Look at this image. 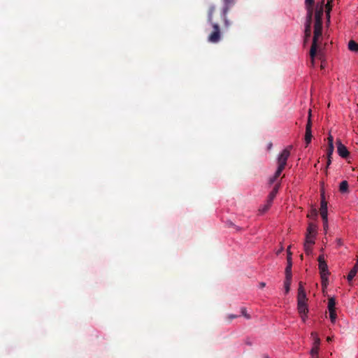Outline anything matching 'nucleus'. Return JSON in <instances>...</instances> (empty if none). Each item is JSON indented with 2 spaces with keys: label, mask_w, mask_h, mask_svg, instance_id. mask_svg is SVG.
Segmentation results:
<instances>
[{
  "label": "nucleus",
  "mask_w": 358,
  "mask_h": 358,
  "mask_svg": "<svg viewBox=\"0 0 358 358\" xmlns=\"http://www.w3.org/2000/svg\"><path fill=\"white\" fill-rule=\"evenodd\" d=\"M216 8L214 5L210 6L207 13V22L211 25L213 31L208 37V41L212 43H217L222 38L221 29L218 23L215 20Z\"/></svg>",
  "instance_id": "nucleus-1"
},
{
  "label": "nucleus",
  "mask_w": 358,
  "mask_h": 358,
  "mask_svg": "<svg viewBox=\"0 0 358 358\" xmlns=\"http://www.w3.org/2000/svg\"><path fill=\"white\" fill-rule=\"evenodd\" d=\"M322 24L315 23L314 24V35L313 43L310 50V56L311 58L312 64H314L315 57L317 54V50L319 47V40L322 36Z\"/></svg>",
  "instance_id": "nucleus-2"
},
{
  "label": "nucleus",
  "mask_w": 358,
  "mask_h": 358,
  "mask_svg": "<svg viewBox=\"0 0 358 358\" xmlns=\"http://www.w3.org/2000/svg\"><path fill=\"white\" fill-rule=\"evenodd\" d=\"M291 148H292V146H289V147L285 148L280 154V155L278 156V167L282 168L283 169H285V167L287 164V159L289 158V157L290 155Z\"/></svg>",
  "instance_id": "nucleus-3"
},
{
  "label": "nucleus",
  "mask_w": 358,
  "mask_h": 358,
  "mask_svg": "<svg viewBox=\"0 0 358 358\" xmlns=\"http://www.w3.org/2000/svg\"><path fill=\"white\" fill-rule=\"evenodd\" d=\"M291 148H292V146H289V147L285 148L280 154V155L278 156V167L282 168L283 169H285V167L287 164V159L289 158V157L290 155Z\"/></svg>",
  "instance_id": "nucleus-4"
},
{
  "label": "nucleus",
  "mask_w": 358,
  "mask_h": 358,
  "mask_svg": "<svg viewBox=\"0 0 358 358\" xmlns=\"http://www.w3.org/2000/svg\"><path fill=\"white\" fill-rule=\"evenodd\" d=\"M324 0H322L321 5L316 7L315 13V23L322 24V16L324 13Z\"/></svg>",
  "instance_id": "nucleus-5"
},
{
  "label": "nucleus",
  "mask_w": 358,
  "mask_h": 358,
  "mask_svg": "<svg viewBox=\"0 0 358 358\" xmlns=\"http://www.w3.org/2000/svg\"><path fill=\"white\" fill-rule=\"evenodd\" d=\"M320 215L322 220L325 222H327V202L325 201L324 193L322 194L321 203H320Z\"/></svg>",
  "instance_id": "nucleus-6"
},
{
  "label": "nucleus",
  "mask_w": 358,
  "mask_h": 358,
  "mask_svg": "<svg viewBox=\"0 0 358 358\" xmlns=\"http://www.w3.org/2000/svg\"><path fill=\"white\" fill-rule=\"evenodd\" d=\"M336 144L338 155L343 158H347L350 155L347 148L339 140L337 141Z\"/></svg>",
  "instance_id": "nucleus-7"
},
{
  "label": "nucleus",
  "mask_w": 358,
  "mask_h": 358,
  "mask_svg": "<svg viewBox=\"0 0 358 358\" xmlns=\"http://www.w3.org/2000/svg\"><path fill=\"white\" fill-rule=\"evenodd\" d=\"M308 299L306 297L305 289L303 287V285L302 282H299V286L298 289V296H297V301L306 303Z\"/></svg>",
  "instance_id": "nucleus-8"
},
{
  "label": "nucleus",
  "mask_w": 358,
  "mask_h": 358,
  "mask_svg": "<svg viewBox=\"0 0 358 358\" xmlns=\"http://www.w3.org/2000/svg\"><path fill=\"white\" fill-rule=\"evenodd\" d=\"M318 262H319V269H320V273L324 274V273H330L328 270V266L324 261V257L320 255L318 257Z\"/></svg>",
  "instance_id": "nucleus-9"
},
{
  "label": "nucleus",
  "mask_w": 358,
  "mask_h": 358,
  "mask_svg": "<svg viewBox=\"0 0 358 358\" xmlns=\"http://www.w3.org/2000/svg\"><path fill=\"white\" fill-rule=\"evenodd\" d=\"M298 311L303 320L305 321V317H306V314L308 311L306 303L298 302Z\"/></svg>",
  "instance_id": "nucleus-10"
},
{
  "label": "nucleus",
  "mask_w": 358,
  "mask_h": 358,
  "mask_svg": "<svg viewBox=\"0 0 358 358\" xmlns=\"http://www.w3.org/2000/svg\"><path fill=\"white\" fill-rule=\"evenodd\" d=\"M280 183L275 184L273 190L269 193L267 201H268L270 203H272L274 198L275 197L280 188Z\"/></svg>",
  "instance_id": "nucleus-11"
},
{
  "label": "nucleus",
  "mask_w": 358,
  "mask_h": 358,
  "mask_svg": "<svg viewBox=\"0 0 358 358\" xmlns=\"http://www.w3.org/2000/svg\"><path fill=\"white\" fill-rule=\"evenodd\" d=\"M357 271H358V261H357L355 266L350 270V271L349 272V273L348 275L347 278L349 282H350L353 279V278L356 275Z\"/></svg>",
  "instance_id": "nucleus-12"
},
{
  "label": "nucleus",
  "mask_w": 358,
  "mask_h": 358,
  "mask_svg": "<svg viewBox=\"0 0 358 358\" xmlns=\"http://www.w3.org/2000/svg\"><path fill=\"white\" fill-rule=\"evenodd\" d=\"M306 10H307V15H306V25H311L313 15V8H306Z\"/></svg>",
  "instance_id": "nucleus-13"
},
{
  "label": "nucleus",
  "mask_w": 358,
  "mask_h": 358,
  "mask_svg": "<svg viewBox=\"0 0 358 358\" xmlns=\"http://www.w3.org/2000/svg\"><path fill=\"white\" fill-rule=\"evenodd\" d=\"M235 0H224V6H223L224 15L227 14L230 8V6L234 3Z\"/></svg>",
  "instance_id": "nucleus-14"
},
{
  "label": "nucleus",
  "mask_w": 358,
  "mask_h": 358,
  "mask_svg": "<svg viewBox=\"0 0 358 358\" xmlns=\"http://www.w3.org/2000/svg\"><path fill=\"white\" fill-rule=\"evenodd\" d=\"M348 49L352 52H358V43L350 40L348 43Z\"/></svg>",
  "instance_id": "nucleus-15"
},
{
  "label": "nucleus",
  "mask_w": 358,
  "mask_h": 358,
  "mask_svg": "<svg viewBox=\"0 0 358 358\" xmlns=\"http://www.w3.org/2000/svg\"><path fill=\"white\" fill-rule=\"evenodd\" d=\"M339 190L341 193H346L348 192V182L347 180H343L340 183Z\"/></svg>",
  "instance_id": "nucleus-16"
},
{
  "label": "nucleus",
  "mask_w": 358,
  "mask_h": 358,
  "mask_svg": "<svg viewBox=\"0 0 358 358\" xmlns=\"http://www.w3.org/2000/svg\"><path fill=\"white\" fill-rule=\"evenodd\" d=\"M329 274L330 273L320 274L322 287H327L329 283L328 276Z\"/></svg>",
  "instance_id": "nucleus-17"
},
{
  "label": "nucleus",
  "mask_w": 358,
  "mask_h": 358,
  "mask_svg": "<svg viewBox=\"0 0 358 358\" xmlns=\"http://www.w3.org/2000/svg\"><path fill=\"white\" fill-rule=\"evenodd\" d=\"M283 170H284L283 169L278 167L274 176L270 178V180H269L270 183H273L275 182V180L280 176V174Z\"/></svg>",
  "instance_id": "nucleus-18"
},
{
  "label": "nucleus",
  "mask_w": 358,
  "mask_h": 358,
  "mask_svg": "<svg viewBox=\"0 0 358 358\" xmlns=\"http://www.w3.org/2000/svg\"><path fill=\"white\" fill-rule=\"evenodd\" d=\"M332 0H328L327 3L325 5L326 7V14L328 19V21H329L330 19V12L332 9L331 6Z\"/></svg>",
  "instance_id": "nucleus-19"
},
{
  "label": "nucleus",
  "mask_w": 358,
  "mask_h": 358,
  "mask_svg": "<svg viewBox=\"0 0 358 358\" xmlns=\"http://www.w3.org/2000/svg\"><path fill=\"white\" fill-rule=\"evenodd\" d=\"M311 35V25H305V43L309 39Z\"/></svg>",
  "instance_id": "nucleus-20"
},
{
  "label": "nucleus",
  "mask_w": 358,
  "mask_h": 358,
  "mask_svg": "<svg viewBox=\"0 0 358 358\" xmlns=\"http://www.w3.org/2000/svg\"><path fill=\"white\" fill-rule=\"evenodd\" d=\"M336 300L334 297H330L328 301V309L329 310H336Z\"/></svg>",
  "instance_id": "nucleus-21"
},
{
  "label": "nucleus",
  "mask_w": 358,
  "mask_h": 358,
  "mask_svg": "<svg viewBox=\"0 0 358 358\" xmlns=\"http://www.w3.org/2000/svg\"><path fill=\"white\" fill-rule=\"evenodd\" d=\"M315 233H316V225H315L313 223H310L308 227V229H307L306 234L315 235Z\"/></svg>",
  "instance_id": "nucleus-22"
},
{
  "label": "nucleus",
  "mask_w": 358,
  "mask_h": 358,
  "mask_svg": "<svg viewBox=\"0 0 358 358\" xmlns=\"http://www.w3.org/2000/svg\"><path fill=\"white\" fill-rule=\"evenodd\" d=\"M291 282H292L291 278H285V282H284L285 294H287L289 292Z\"/></svg>",
  "instance_id": "nucleus-23"
},
{
  "label": "nucleus",
  "mask_w": 358,
  "mask_h": 358,
  "mask_svg": "<svg viewBox=\"0 0 358 358\" xmlns=\"http://www.w3.org/2000/svg\"><path fill=\"white\" fill-rule=\"evenodd\" d=\"M312 122H311V110L310 109L308 111V122L306 126V131H312Z\"/></svg>",
  "instance_id": "nucleus-24"
},
{
  "label": "nucleus",
  "mask_w": 358,
  "mask_h": 358,
  "mask_svg": "<svg viewBox=\"0 0 358 358\" xmlns=\"http://www.w3.org/2000/svg\"><path fill=\"white\" fill-rule=\"evenodd\" d=\"M315 235L306 234L305 243L313 245L315 243Z\"/></svg>",
  "instance_id": "nucleus-25"
},
{
  "label": "nucleus",
  "mask_w": 358,
  "mask_h": 358,
  "mask_svg": "<svg viewBox=\"0 0 358 358\" xmlns=\"http://www.w3.org/2000/svg\"><path fill=\"white\" fill-rule=\"evenodd\" d=\"M227 14L224 15L223 10H221L220 16L223 19V21H224V26L226 27H229L230 26L231 23H230L229 20H228V18L227 17Z\"/></svg>",
  "instance_id": "nucleus-26"
},
{
  "label": "nucleus",
  "mask_w": 358,
  "mask_h": 358,
  "mask_svg": "<svg viewBox=\"0 0 358 358\" xmlns=\"http://www.w3.org/2000/svg\"><path fill=\"white\" fill-rule=\"evenodd\" d=\"M312 137H313L312 131H306V130L305 141H306L307 145L310 143Z\"/></svg>",
  "instance_id": "nucleus-27"
},
{
  "label": "nucleus",
  "mask_w": 358,
  "mask_h": 358,
  "mask_svg": "<svg viewBox=\"0 0 358 358\" xmlns=\"http://www.w3.org/2000/svg\"><path fill=\"white\" fill-rule=\"evenodd\" d=\"M311 336L314 338L313 346H317V348H319L320 344V338L317 336V334L314 333V332H313L311 334Z\"/></svg>",
  "instance_id": "nucleus-28"
},
{
  "label": "nucleus",
  "mask_w": 358,
  "mask_h": 358,
  "mask_svg": "<svg viewBox=\"0 0 358 358\" xmlns=\"http://www.w3.org/2000/svg\"><path fill=\"white\" fill-rule=\"evenodd\" d=\"M334 152V145H328V147L327 148V157H331L332 154Z\"/></svg>",
  "instance_id": "nucleus-29"
},
{
  "label": "nucleus",
  "mask_w": 358,
  "mask_h": 358,
  "mask_svg": "<svg viewBox=\"0 0 358 358\" xmlns=\"http://www.w3.org/2000/svg\"><path fill=\"white\" fill-rule=\"evenodd\" d=\"M285 278L292 279V267L286 266L285 268Z\"/></svg>",
  "instance_id": "nucleus-30"
},
{
  "label": "nucleus",
  "mask_w": 358,
  "mask_h": 358,
  "mask_svg": "<svg viewBox=\"0 0 358 358\" xmlns=\"http://www.w3.org/2000/svg\"><path fill=\"white\" fill-rule=\"evenodd\" d=\"M319 348L313 346L310 350L311 357L318 356Z\"/></svg>",
  "instance_id": "nucleus-31"
},
{
  "label": "nucleus",
  "mask_w": 358,
  "mask_h": 358,
  "mask_svg": "<svg viewBox=\"0 0 358 358\" xmlns=\"http://www.w3.org/2000/svg\"><path fill=\"white\" fill-rule=\"evenodd\" d=\"M272 203H270L268 201H267V203L266 205H264L262 208L260 209V211L264 213L266 212L269 208L271 207Z\"/></svg>",
  "instance_id": "nucleus-32"
},
{
  "label": "nucleus",
  "mask_w": 358,
  "mask_h": 358,
  "mask_svg": "<svg viewBox=\"0 0 358 358\" xmlns=\"http://www.w3.org/2000/svg\"><path fill=\"white\" fill-rule=\"evenodd\" d=\"M315 0H305L306 8H313Z\"/></svg>",
  "instance_id": "nucleus-33"
},
{
  "label": "nucleus",
  "mask_w": 358,
  "mask_h": 358,
  "mask_svg": "<svg viewBox=\"0 0 358 358\" xmlns=\"http://www.w3.org/2000/svg\"><path fill=\"white\" fill-rule=\"evenodd\" d=\"M311 247L312 245H310L308 243H304V250L306 254H310L311 252Z\"/></svg>",
  "instance_id": "nucleus-34"
},
{
  "label": "nucleus",
  "mask_w": 358,
  "mask_h": 358,
  "mask_svg": "<svg viewBox=\"0 0 358 358\" xmlns=\"http://www.w3.org/2000/svg\"><path fill=\"white\" fill-rule=\"evenodd\" d=\"M329 316L330 319L332 322H334L336 318V310H329Z\"/></svg>",
  "instance_id": "nucleus-35"
},
{
  "label": "nucleus",
  "mask_w": 358,
  "mask_h": 358,
  "mask_svg": "<svg viewBox=\"0 0 358 358\" xmlns=\"http://www.w3.org/2000/svg\"><path fill=\"white\" fill-rule=\"evenodd\" d=\"M241 314L248 320L250 319V315L247 313L245 308H241Z\"/></svg>",
  "instance_id": "nucleus-36"
},
{
  "label": "nucleus",
  "mask_w": 358,
  "mask_h": 358,
  "mask_svg": "<svg viewBox=\"0 0 358 358\" xmlns=\"http://www.w3.org/2000/svg\"><path fill=\"white\" fill-rule=\"evenodd\" d=\"M287 266L292 267V257H290V255H287Z\"/></svg>",
  "instance_id": "nucleus-37"
},
{
  "label": "nucleus",
  "mask_w": 358,
  "mask_h": 358,
  "mask_svg": "<svg viewBox=\"0 0 358 358\" xmlns=\"http://www.w3.org/2000/svg\"><path fill=\"white\" fill-rule=\"evenodd\" d=\"M328 145H334V138L332 136L328 137Z\"/></svg>",
  "instance_id": "nucleus-38"
},
{
  "label": "nucleus",
  "mask_w": 358,
  "mask_h": 358,
  "mask_svg": "<svg viewBox=\"0 0 358 358\" xmlns=\"http://www.w3.org/2000/svg\"><path fill=\"white\" fill-rule=\"evenodd\" d=\"M237 317H238V315H236L230 314V315H228V319H229V321H231V320L235 319Z\"/></svg>",
  "instance_id": "nucleus-39"
},
{
  "label": "nucleus",
  "mask_w": 358,
  "mask_h": 358,
  "mask_svg": "<svg viewBox=\"0 0 358 358\" xmlns=\"http://www.w3.org/2000/svg\"><path fill=\"white\" fill-rule=\"evenodd\" d=\"M317 212L315 209H314L311 213V216L315 217V216H317Z\"/></svg>",
  "instance_id": "nucleus-40"
},
{
  "label": "nucleus",
  "mask_w": 358,
  "mask_h": 358,
  "mask_svg": "<svg viewBox=\"0 0 358 358\" xmlns=\"http://www.w3.org/2000/svg\"><path fill=\"white\" fill-rule=\"evenodd\" d=\"M331 157L329 158L327 157V166H329L331 162Z\"/></svg>",
  "instance_id": "nucleus-41"
},
{
  "label": "nucleus",
  "mask_w": 358,
  "mask_h": 358,
  "mask_svg": "<svg viewBox=\"0 0 358 358\" xmlns=\"http://www.w3.org/2000/svg\"><path fill=\"white\" fill-rule=\"evenodd\" d=\"M259 286H260L261 288H263V287H264L266 286V283L265 282H261L259 284Z\"/></svg>",
  "instance_id": "nucleus-42"
},
{
  "label": "nucleus",
  "mask_w": 358,
  "mask_h": 358,
  "mask_svg": "<svg viewBox=\"0 0 358 358\" xmlns=\"http://www.w3.org/2000/svg\"><path fill=\"white\" fill-rule=\"evenodd\" d=\"M290 255V257H292V253L289 251V247L287 248V255Z\"/></svg>",
  "instance_id": "nucleus-43"
},
{
  "label": "nucleus",
  "mask_w": 358,
  "mask_h": 358,
  "mask_svg": "<svg viewBox=\"0 0 358 358\" xmlns=\"http://www.w3.org/2000/svg\"><path fill=\"white\" fill-rule=\"evenodd\" d=\"M324 222V229H326L327 228V222L325 224V222L323 221Z\"/></svg>",
  "instance_id": "nucleus-44"
},
{
  "label": "nucleus",
  "mask_w": 358,
  "mask_h": 358,
  "mask_svg": "<svg viewBox=\"0 0 358 358\" xmlns=\"http://www.w3.org/2000/svg\"><path fill=\"white\" fill-rule=\"evenodd\" d=\"M322 287V292H323V293H324V292H325V290H326L327 287Z\"/></svg>",
  "instance_id": "nucleus-45"
},
{
  "label": "nucleus",
  "mask_w": 358,
  "mask_h": 358,
  "mask_svg": "<svg viewBox=\"0 0 358 358\" xmlns=\"http://www.w3.org/2000/svg\"><path fill=\"white\" fill-rule=\"evenodd\" d=\"M310 358H318V356L310 357Z\"/></svg>",
  "instance_id": "nucleus-46"
},
{
  "label": "nucleus",
  "mask_w": 358,
  "mask_h": 358,
  "mask_svg": "<svg viewBox=\"0 0 358 358\" xmlns=\"http://www.w3.org/2000/svg\"><path fill=\"white\" fill-rule=\"evenodd\" d=\"M327 341H331V338L329 337L327 338Z\"/></svg>",
  "instance_id": "nucleus-47"
},
{
  "label": "nucleus",
  "mask_w": 358,
  "mask_h": 358,
  "mask_svg": "<svg viewBox=\"0 0 358 358\" xmlns=\"http://www.w3.org/2000/svg\"><path fill=\"white\" fill-rule=\"evenodd\" d=\"M230 226H234V224L232 222H231Z\"/></svg>",
  "instance_id": "nucleus-48"
},
{
  "label": "nucleus",
  "mask_w": 358,
  "mask_h": 358,
  "mask_svg": "<svg viewBox=\"0 0 358 358\" xmlns=\"http://www.w3.org/2000/svg\"><path fill=\"white\" fill-rule=\"evenodd\" d=\"M357 261H358V259H357Z\"/></svg>",
  "instance_id": "nucleus-49"
}]
</instances>
